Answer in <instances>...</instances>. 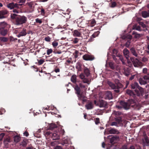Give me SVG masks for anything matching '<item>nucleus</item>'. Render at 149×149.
I'll return each mask as SVG.
<instances>
[{"mask_svg":"<svg viewBox=\"0 0 149 149\" xmlns=\"http://www.w3.org/2000/svg\"><path fill=\"white\" fill-rule=\"evenodd\" d=\"M107 83L110 87L111 89L115 90L114 91L117 93L119 92V88L123 86L122 84L120 83L116 85L111 81H108Z\"/></svg>","mask_w":149,"mask_h":149,"instance_id":"1","label":"nucleus"},{"mask_svg":"<svg viewBox=\"0 0 149 149\" xmlns=\"http://www.w3.org/2000/svg\"><path fill=\"white\" fill-rule=\"evenodd\" d=\"M27 18L24 16L16 18V24L20 25L25 23L27 21Z\"/></svg>","mask_w":149,"mask_h":149,"instance_id":"2","label":"nucleus"},{"mask_svg":"<svg viewBox=\"0 0 149 149\" xmlns=\"http://www.w3.org/2000/svg\"><path fill=\"white\" fill-rule=\"evenodd\" d=\"M149 81V75L144 76L143 78H140L139 79V83L141 85H144L147 82Z\"/></svg>","mask_w":149,"mask_h":149,"instance_id":"3","label":"nucleus"},{"mask_svg":"<svg viewBox=\"0 0 149 149\" xmlns=\"http://www.w3.org/2000/svg\"><path fill=\"white\" fill-rule=\"evenodd\" d=\"M131 88L132 89H135L137 88H138L141 92L143 91V89L141 87H140L138 83L137 82H134L132 83L131 85Z\"/></svg>","mask_w":149,"mask_h":149,"instance_id":"4","label":"nucleus"},{"mask_svg":"<svg viewBox=\"0 0 149 149\" xmlns=\"http://www.w3.org/2000/svg\"><path fill=\"white\" fill-rule=\"evenodd\" d=\"M132 102L130 103V104L124 101H121L120 102V104L122 105L124 108L126 109H128L130 108V104H132L133 102V101L132 100Z\"/></svg>","mask_w":149,"mask_h":149,"instance_id":"5","label":"nucleus"},{"mask_svg":"<svg viewBox=\"0 0 149 149\" xmlns=\"http://www.w3.org/2000/svg\"><path fill=\"white\" fill-rule=\"evenodd\" d=\"M74 89L76 91V93L77 95V96L79 98L81 99V95L80 94V88L77 85L75 86Z\"/></svg>","mask_w":149,"mask_h":149,"instance_id":"6","label":"nucleus"},{"mask_svg":"<svg viewBox=\"0 0 149 149\" xmlns=\"http://www.w3.org/2000/svg\"><path fill=\"white\" fill-rule=\"evenodd\" d=\"M133 63L135 67H138L139 66L141 65L142 63L141 62H140L136 58L135 60L133 61Z\"/></svg>","mask_w":149,"mask_h":149,"instance_id":"7","label":"nucleus"},{"mask_svg":"<svg viewBox=\"0 0 149 149\" xmlns=\"http://www.w3.org/2000/svg\"><path fill=\"white\" fill-rule=\"evenodd\" d=\"M83 58L84 60L86 61L92 60L94 59V57L88 54H85L83 56Z\"/></svg>","mask_w":149,"mask_h":149,"instance_id":"8","label":"nucleus"},{"mask_svg":"<svg viewBox=\"0 0 149 149\" xmlns=\"http://www.w3.org/2000/svg\"><path fill=\"white\" fill-rule=\"evenodd\" d=\"M26 34V29L25 28H23L22 31L19 32V33L17 35V36L19 38L21 36H25Z\"/></svg>","mask_w":149,"mask_h":149,"instance_id":"9","label":"nucleus"},{"mask_svg":"<svg viewBox=\"0 0 149 149\" xmlns=\"http://www.w3.org/2000/svg\"><path fill=\"white\" fill-rule=\"evenodd\" d=\"M99 105L100 107H106L107 106V104L106 102L103 100H101L99 101Z\"/></svg>","mask_w":149,"mask_h":149,"instance_id":"10","label":"nucleus"},{"mask_svg":"<svg viewBox=\"0 0 149 149\" xmlns=\"http://www.w3.org/2000/svg\"><path fill=\"white\" fill-rule=\"evenodd\" d=\"M88 23H86V21L85 19H84L81 21L78 24V26L80 27H84L86 25V24Z\"/></svg>","mask_w":149,"mask_h":149,"instance_id":"11","label":"nucleus"},{"mask_svg":"<svg viewBox=\"0 0 149 149\" xmlns=\"http://www.w3.org/2000/svg\"><path fill=\"white\" fill-rule=\"evenodd\" d=\"M52 135V137L53 140L58 139L60 138L58 133L57 132L53 133Z\"/></svg>","mask_w":149,"mask_h":149,"instance_id":"12","label":"nucleus"},{"mask_svg":"<svg viewBox=\"0 0 149 149\" xmlns=\"http://www.w3.org/2000/svg\"><path fill=\"white\" fill-rule=\"evenodd\" d=\"M8 11L6 10H3L0 11V19L5 18L4 15L8 14Z\"/></svg>","mask_w":149,"mask_h":149,"instance_id":"13","label":"nucleus"},{"mask_svg":"<svg viewBox=\"0 0 149 149\" xmlns=\"http://www.w3.org/2000/svg\"><path fill=\"white\" fill-rule=\"evenodd\" d=\"M8 31L7 29L0 28V33L2 36H5L6 35Z\"/></svg>","mask_w":149,"mask_h":149,"instance_id":"14","label":"nucleus"},{"mask_svg":"<svg viewBox=\"0 0 149 149\" xmlns=\"http://www.w3.org/2000/svg\"><path fill=\"white\" fill-rule=\"evenodd\" d=\"M119 140V137L118 136H113L110 139V142L111 143L113 144Z\"/></svg>","mask_w":149,"mask_h":149,"instance_id":"15","label":"nucleus"},{"mask_svg":"<svg viewBox=\"0 0 149 149\" xmlns=\"http://www.w3.org/2000/svg\"><path fill=\"white\" fill-rule=\"evenodd\" d=\"M105 98L106 99L111 100L112 99L113 96L111 93L108 91L105 93Z\"/></svg>","mask_w":149,"mask_h":149,"instance_id":"16","label":"nucleus"},{"mask_svg":"<svg viewBox=\"0 0 149 149\" xmlns=\"http://www.w3.org/2000/svg\"><path fill=\"white\" fill-rule=\"evenodd\" d=\"M85 107L88 110L91 109L93 108V105L92 102H89L86 105Z\"/></svg>","mask_w":149,"mask_h":149,"instance_id":"17","label":"nucleus"},{"mask_svg":"<svg viewBox=\"0 0 149 149\" xmlns=\"http://www.w3.org/2000/svg\"><path fill=\"white\" fill-rule=\"evenodd\" d=\"M109 133L111 134H118L119 132L117 130L114 128H111L109 130Z\"/></svg>","mask_w":149,"mask_h":149,"instance_id":"18","label":"nucleus"},{"mask_svg":"<svg viewBox=\"0 0 149 149\" xmlns=\"http://www.w3.org/2000/svg\"><path fill=\"white\" fill-rule=\"evenodd\" d=\"M73 35L75 37H80L81 33L80 31L77 30H75L73 32Z\"/></svg>","mask_w":149,"mask_h":149,"instance_id":"19","label":"nucleus"},{"mask_svg":"<svg viewBox=\"0 0 149 149\" xmlns=\"http://www.w3.org/2000/svg\"><path fill=\"white\" fill-rule=\"evenodd\" d=\"M123 53L126 58L127 59H128L129 57V52L128 50L126 48L125 49L123 50Z\"/></svg>","mask_w":149,"mask_h":149,"instance_id":"20","label":"nucleus"},{"mask_svg":"<svg viewBox=\"0 0 149 149\" xmlns=\"http://www.w3.org/2000/svg\"><path fill=\"white\" fill-rule=\"evenodd\" d=\"M130 50L131 53L134 56L136 57L138 56V54L137 52L136 51L134 47H132L130 49Z\"/></svg>","mask_w":149,"mask_h":149,"instance_id":"21","label":"nucleus"},{"mask_svg":"<svg viewBox=\"0 0 149 149\" xmlns=\"http://www.w3.org/2000/svg\"><path fill=\"white\" fill-rule=\"evenodd\" d=\"M62 144L63 145L65 144H69L70 143V141L67 138H63L62 140Z\"/></svg>","mask_w":149,"mask_h":149,"instance_id":"22","label":"nucleus"},{"mask_svg":"<svg viewBox=\"0 0 149 149\" xmlns=\"http://www.w3.org/2000/svg\"><path fill=\"white\" fill-rule=\"evenodd\" d=\"M132 34L134 35V38H139L142 35V34H138L135 31H133L132 33Z\"/></svg>","mask_w":149,"mask_h":149,"instance_id":"23","label":"nucleus"},{"mask_svg":"<svg viewBox=\"0 0 149 149\" xmlns=\"http://www.w3.org/2000/svg\"><path fill=\"white\" fill-rule=\"evenodd\" d=\"M142 14L143 17L144 18L149 17V10L148 11V12L145 11L143 12Z\"/></svg>","mask_w":149,"mask_h":149,"instance_id":"24","label":"nucleus"},{"mask_svg":"<svg viewBox=\"0 0 149 149\" xmlns=\"http://www.w3.org/2000/svg\"><path fill=\"white\" fill-rule=\"evenodd\" d=\"M10 142V138H6L4 141V143L5 146L7 147L8 143Z\"/></svg>","mask_w":149,"mask_h":149,"instance_id":"25","label":"nucleus"},{"mask_svg":"<svg viewBox=\"0 0 149 149\" xmlns=\"http://www.w3.org/2000/svg\"><path fill=\"white\" fill-rule=\"evenodd\" d=\"M57 127L56 125L54 123H51L49 124V129L50 130H52Z\"/></svg>","mask_w":149,"mask_h":149,"instance_id":"26","label":"nucleus"},{"mask_svg":"<svg viewBox=\"0 0 149 149\" xmlns=\"http://www.w3.org/2000/svg\"><path fill=\"white\" fill-rule=\"evenodd\" d=\"M20 140V137L18 136H16L14 137V140L16 143L19 142Z\"/></svg>","mask_w":149,"mask_h":149,"instance_id":"27","label":"nucleus"},{"mask_svg":"<svg viewBox=\"0 0 149 149\" xmlns=\"http://www.w3.org/2000/svg\"><path fill=\"white\" fill-rule=\"evenodd\" d=\"M7 7L10 9H13L14 8V4L13 3H9L7 5Z\"/></svg>","mask_w":149,"mask_h":149,"instance_id":"28","label":"nucleus"},{"mask_svg":"<svg viewBox=\"0 0 149 149\" xmlns=\"http://www.w3.org/2000/svg\"><path fill=\"white\" fill-rule=\"evenodd\" d=\"M8 40V39L4 37H0V42H6Z\"/></svg>","mask_w":149,"mask_h":149,"instance_id":"29","label":"nucleus"},{"mask_svg":"<svg viewBox=\"0 0 149 149\" xmlns=\"http://www.w3.org/2000/svg\"><path fill=\"white\" fill-rule=\"evenodd\" d=\"M133 29H135L136 30L139 31L142 30V29H141L140 27L139 26H136L135 25L133 26Z\"/></svg>","mask_w":149,"mask_h":149,"instance_id":"30","label":"nucleus"},{"mask_svg":"<svg viewBox=\"0 0 149 149\" xmlns=\"http://www.w3.org/2000/svg\"><path fill=\"white\" fill-rule=\"evenodd\" d=\"M7 26V24L4 22L0 23V28H4Z\"/></svg>","mask_w":149,"mask_h":149,"instance_id":"31","label":"nucleus"},{"mask_svg":"<svg viewBox=\"0 0 149 149\" xmlns=\"http://www.w3.org/2000/svg\"><path fill=\"white\" fill-rule=\"evenodd\" d=\"M132 38V36L131 35H126L123 37V38L124 39H128L131 40Z\"/></svg>","mask_w":149,"mask_h":149,"instance_id":"32","label":"nucleus"},{"mask_svg":"<svg viewBox=\"0 0 149 149\" xmlns=\"http://www.w3.org/2000/svg\"><path fill=\"white\" fill-rule=\"evenodd\" d=\"M76 77L75 75H73L72 76L71 78V81L73 83H75L76 80Z\"/></svg>","mask_w":149,"mask_h":149,"instance_id":"33","label":"nucleus"},{"mask_svg":"<svg viewBox=\"0 0 149 149\" xmlns=\"http://www.w3.org/2000/svg\"><path fill=\"white\" fill-rule=\"evenodd\" d=\"M91 23V26L93 27L96 24V22L94 19H92L90 21Z\"/></svg>","mask_w":149,"mask_h":149,"instance_id":"34","label":"nucleus"},{"mask_svg":"<svg viewBox=\"0 0 149 149\" xmlns=\"http://www.w3.org/2000/svg\"><path fill=\"white\" fill-rule=\"evenodd\" d=\"M109 65L110 68L112 69H114L115 68V66L114 65V63L112 62H110L109 63Z\"/></svg>","mask_w":149,"mask_h":149,"instance_id":"35","label":"nucleus"},{"mask_svg":"<svg viewBox=\"0 0 149 149\" xmlns=\"http://www.w3.org/2000/svg\"><path fill=\"white\" fill-rule=\"evenodd\" d=\"M126 93L127 94L130 96H132L134 95L133 92L131 90H127L126 91Z\"/></svg>","mask_w":149,"mask_h":149,"instance_id":"36","label":"nucleus"},{"mask_svg":"<svg viewBox=\"0 0 149 149\" xmlns=\"http://www.w3.org/2000/svg\"><path fill=\"white\" fill-rule=\"evenodd\" d=\"M84 72L87 76H88L90 74L89 71L87 68L84 69Z\"/></svg>","mask_w":149,"mask_h":149,"instance_id":"37","label":"nucleus"},{"mask_svg":"<svg viewBox=\"0 0 149 149\" xmlns=\"http://www.w3.org/2000/svg\"><path fill=\"white\" fill-rule=\"evenodd\" d=\"M116 121L118 124H121L122 122L121 119L120 117L117 118H116Z\"/></svg>","mask_w":149,"mask_h":149,"instance_id":"38","label":"nucleus"},{"mask_svg":"<svg viewBox=\"0 0 149 149\" xmlns=\"http://www.w3.org/2000/svg\"><path fill=\"white\" fill-rule=\"evenodd\" d=\"M44 134L46 137H47L49 136H51V135H52V134L51 132L49 131H47L44 133Z\"/></svg>","mask_w":149,"mask_h":149,"instance_id":"39","label":"nucleus"},{"mask_svg":"<svg viewBox=\"0 0 149 149\" xmlns=\"http://www.w3.org/2000/svg\"><path fill=\"white\" fill-rule=\"evenodd\" d=\"M147 42L148 45L147 46V48L148 49V50L147 51V52L149 54V37L147 36Z\"/></svg>","mask_w":149,"mask_h":149,"instance_id":"40","label":"nucleus"},{"mask_svg":"<svg viewBox=\"0 0 149 149\" xmlns=\"http://www.w3.org/2000/svg\"><path fill=\"white\" fill-rule=\"evenodd\" d=\"M99 34V31H97V32H95L92 35V37H91V38L92 37H93V38H95L96 36H98Z\"/></svg>","mask_w":149,"mask_h":149,"instance_id":"41","label":"nucleus"},{"mask_svg":"<svg viewBox=\"0 0 149 149\" xmlns=\"http://www.w3.org/2000/svg\"><path fill=\"white\" fill-rule=\"evenodd\" d=\"M83 83H87L88 84H89V80L86 78H84L82 81Z\"/></svg>","mask_w":149,"mask_h":149,"instance_id":"42","label":"nucleus"},{"mask_svg":"<svg viewBox=\"0 0 149 149\" xmlns=\"http://www.w3.org/2000/svg\"><path fill=\"white\" fill-rule=\"evenodd\" d=\"M116 3L115 2H112L111 5H110V7L111 8H113L116 6Z\"/></svg>","mask_w":149,"mask_h":149,"instance_id":"43","label":"nucleus"},{"mask_svg":"<svg viewBox=\"0 0 149 149\" xmlns=\"http://www.w3.org/2000/svg\"><path fill=\"white\" fill-rule=\"evenodd\" d=\"M130 40H129L125 43V46L126 47H128L130 45Z\"/></svg>","mask_w":149,"mask_h":149,"instance_id":"44","label":"nucleus"},{"mask_svg":"<svg viewBox=\"0 0 149 149\" xmlns=\"http://www.w3.org/2000/svg\"><path fill=\"white\" fill-rule=\"evenodd\" d=\"M79 40V39L78 38H76L73 40V43L76 44L78 42Z\"/></svg>","mask_w":149,"mask_h":149,"instance_id":"45","label":"nucleus"},{"mask_svg":"<svg viewBox=\"0 0 149 149\" xmlns=\"http://www.w3.org/2000/svg\"><path fill=\"white\" fill-rule=\"evenodd\" d=\"M52 52V49H48L47 51V55H49L51 54Z\"/></svg>","mask_w":149,"mask_h":149,"instance_id":"46","label":"nucleus"},{"mask_svg":"<svg viewBox=\"0 0 149 149\" xmlns=\"http://www.w3.org/2000/svg\"><path fill=\"white\" fill-rule=\"evenodd\" d=\"M139 24L140 25H141L143 28H144L146 27L145 25L142 22H139Z\"/></svg>","mask_w":149,"mask_h":149,"instance_id":"47","label":"nucleus"},{"mask_svg":"<svg viewBox=\"0 0 149 149\" xmlns=\"http://www.w3.org/2000/svg\"><path fill=\"white\" fill-rule=\"evenodd\" d=\"M52 45L54 47H56L58 45V43L55 41H54L52 42Z\"/></svg>","mask_w":149,"mask_h":149,"instance_id":"48","label":"nucleus"},{"mask_svg":"<svg viewBox=\"0 0 149 149\" xmlns=\"http://www.w3.org/2000/svg\"><path fill=\"white\" fill-rule=\"evenodd\" d=\"M117 50L116 49H113V54L112 55H114L116 56L117 54Z\"/></svg>","mask_w":149,"mask_h":149,"instance_id":"49","label":"nucleus"},{"mask_svg":"<svg viewBox=\"0 0 149 149\" xmlns=\"http://www.w3.org/2000/svg\"><path fill=\"white\" fill-rule=\"evenodd\" d=\"M148 61V58L145 57H143L142 59V61L143 62H146Z\"/></svg>","mask_w":149,"mask_h":149,"instance_id":"50","label":"nucleus"},{"mask_svg":"<svg viewBox=\"0 0 149 149\" xmlns=\"http://www.w3.org/2000/svg\"><path fill=\"white\" fill-rule=\"evenodd\" d=\"M95 124L96 125L100 123V119L98 118H96L95 120Z\"/></svg>","mask_w":149,"mask_h":149,"instance_id":"51","label":"nucleus"},{"mask_svg":"<svg viewBox=\"0 0 149 149\" xmlns=\"http://www.w3.org/2000/svg\"><path fill=\"white\" fill-rule=\"evenodd\" d=\"M36 23H39V24H41L42 23L41 20L39 18H37L36 19Z\"/></svg>","mask_w":149,"mask_h":149,"instance_id":"52","label":"nucleus"},{"mask_svg":"<svg viewBox=\"0 0 149 149\" xmlns=\"http://www.w3.org/2000/svg\"><path fill=\"white\" fill-rule=\"evenodd\" d=\"M45 40L47 42H50V41L51 38L49 36H47L45 38Z\"/></svg>","mask_w":149,"mask_h":149,"instance_id":"53","label":"nucleus"},{"mask_svg":"<svg viewBox=\"0 0 149 149\" xmlns=\"http://www.w3.org/2000/svg\"><path fill=\"white\" fill-rule=\"evenodd\" d=\"M5 112V110L4 109H0V114H2Z\"/></svg>","mask_w":149,"mask_h":149,"instance_id":"54","label":"nucleus"},{"mask_svg":"<svg viewBox=\"0 0 149 149\" xmlns=\"http://www.w3.org/2000/svg\"><path fill=\"white\" fill-rule=\"evenodd\" d=\"M10 39L11 41H14L16 40H17V38H15L12 36L10 37Z\"/></svg>","mask_w":149,"mask_h":149,"instance_id":"55","label":"nucleus"},{"mask_svg":"<svg viewBox=\"0 0 149 149\" xmlns=\"http://www.w3.org/2000/svg\"><path fill=\"white\" fill-rule=\"evenodd\" d=\"M81 99H80V98H79V100H82V102H84L86 101V99H84V97H83L82 95H81Z\"/></svg>","mask_w":149,"mask_h":149,"instance_id":"56","label":"nucleus"},{"mask_svg":"<svg viewBox=\"0 0 149 149\" xmlns=\"http://www.w3.org/2000/svg\"><path fill=\"white\" fill-rule=\"evenodd\" d=\"M44 62V61L42 59H40L38 61V63L40 65L42 64Z\"/></svg>","mask_w":149,"mask_h":149,"instance_id":"57","label":"nucleus"},{"mask_svg":"<svg viewBox=\"0 0 149 149\" xmlns=\"http://www.w3.org/2000/svg\"><path fill=\"white\" fill-rule=\"evenodd\" d=\"M17 15L15 14H11V18L13 19H14L15 18Z\"/></svg>","mask_w":149,"mask_h":149,"instance_id":"58","label":"nucleus"},{"mask_svg":"<svg viewBox=\"0 0 149 149\" xmlns=\"http://www.w3.org/2000/svg\"><path fill=\"white\" fill-rule=\"evenodd\" d=\"M79 86L81 88H85L86 87L85 85H84L82 83H80L79 84Z\"/></svg>","mask_w":149,"mask_h":149,"instance_id":"59","label":"nucleus"},{"mask_svg":"<svg viewBox=\"0 0 149 149\" xmlns=\"http://www.w3.org/2000/svg\"><path fill=\"white\" fill-rule=\"evenodd\" d=\"M117 122H113L111 123V126H117Z\"/></svg>","mask_w":149,"mask_h":149,"instance_id":"60","label":"nucleus"},{"mask_svg":"<svg viewBox=\"0 0 149 149\" xmlns=\"http://www.w3.org/2000/svg\"><path fill=\"white\" fill-rule=\"evenodd\" d=\"M80 78L82 79L84 78L85 76L83 74H81L79 75Z\"/></svg>","mask_w":149,"mask_h":149,"instance_id":"61","label":"nucleus"},{"mask_svg":"<svg viewBox=\"0 0 149 149\" xmlns=\"http://www.w3.org/2000/svg\"><path fill=\"white\" fill-rule=\"evenodd\" d=\"M120 60L121 61L123 65H125V61L124 60L123 58H120Z\"/></svg>","mask_w":149,"mask_h":149,"instance_id":"62","label":"nucleus"},{"mask_svg":"<svg viewBox=\"0 0 149 149\" xmlns=\"http://www.w3.org/2000/svg\"><path fill=\"white\" fill-rule=\"evenodd\" d=\"M147 69L146 68H144L143 70V72L144 73H147Z\"/></svg>","mask_w":149,"mask_h":149,"instance_id":"63","label":"nucleus"},{"mask_svg":"<svg viewBox=\"0 0 149 149\" xmlns=\"http://www.w3.org/2000/svg\"><path fill=\"white\" fill-rule=\"evenodd\" d=\"M54 149H62V148L60 146H57Z\"/></svg>","mask_w":149,"mask_h":149,"instance_id":"64","label":"nucleus"}]
</instances>
